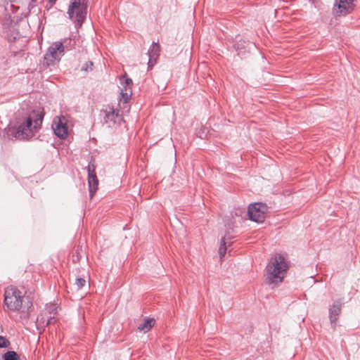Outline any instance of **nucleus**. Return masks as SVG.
<instances>
[{"mask_svg":"<svg viewBox=\"0 0 360 360\" xmlns=\"http://www.w3.org/2000/svg\"><path fill=\"white\" fill-rule=\"evenodd\" d=\"M267 211V206L264 203L255 202L248 207V214L249 219L257 223L264 221Z\"/></svg>","mask_w":360,"mask_h":360,"instance_id":"nucleus-7","label":"nucleus"},{"mask_svg":"<svg viewBox=\"0 0 360 360\" xmlns=\"http://www.w3.org/2000/svg\"><path fill=\"white\" fill-rule=\"evenodd\" d=\"M342 304L339 301H335L329 309V319L331 327L333 330L336 328V321L341 313Z\"/></svg>","mask_w":360,"mask_h":360,"instance_id":"nucleus-11","label":"nucleus"},{"mask_svg":"<svg viewBox=\"0 0 360 360\" xmlns=\"http://www.w3.org/2000/svg\"><path fill=\"white\" fill-rule=\"evenodd\" d=\"M288 268L285 256L281 254L276 255L266 267L268 283L275 287L282 283Z\"/></svg>","mask_w":360,"mask_h":360,"instance_id":"nucleus-2","label":"nucleus"},{"mask_svg":"<svg viewBox=\"0 0 360 360\" xmlns=\"http://www.w3.org/2000/svg\"><path fill=\"white\" fill-rule=\"evenodd\" d=\"M120 81L122 84L124 85L123 88L121 89V94L124 99L127 101L131 95L132 79L127 77V75H124L120 78Z\"/></svg>","mask_w":360,"mask_h":360,"instance_id":"nucleus-12","label":"nucleus"},{"mask_svg":"<svg viewBox=\"0 0 360 360\" xmlns=\"http://www.w3.org/2000/svg\"><path fill=\"white\" fill-rule=\"evenodd\" d=\"M233 46L237 50L242 49H243L245 47L244 46L241 45L240 44H239V42H238V41H236L234 43Z\"/></svg>","mask_w":360,"mask_h":360,"instance_id":"nucleus-20","label":"nucleus"},{"mask_svg":"<svg viewBox=\"0 0 360 360\" xmlns=\"http://www.w3.org/2000/svg\"><path fill=\"white\" fill-rule=\"evenodd\" d=\"M32 2L35 1L36 0H31Z\"/></svg>","mask_w":360,"mask_h":360,"instance_id":"nucleus-24","label":"nucleus"},{"mask_svg":"<svg viewBox=\"0 0 360 360\" xmlns=\"http://www.w3.org/2000/svg\"><path fill=\"white\" fill-rule=\"evenodd\" d=\"M4 360H20L18 354L14 351H8L3 355Z\"/></svg>","mask_w":360,"mask_h":360,"instance_id":"nucleus-16","label":"nucleus"},{"mask_svg":"<svg viewBox=\"0 0 360 360\" xmlns=\"http://www.w3.org/2000/svg\"><path fill=\"white\" fill-rule=\"evenodd\" d=\"M99 117L101 122L108 127L112 128L122 119L120 110L112 105H107L100 110Z\"/></svg>","mask_w":360,"mask_h":360,"instance_id":"nucleus-6","label":"nucleus"},{"mask_svg":"<svg viewBox=\"0 0 360 360\" xmlns=\"http://www.w3.org/2000/svg\"><path fill=\"white\" fill-rule=\"evenodd\" d=\"M55 321L56 320L53 316L49 318L46 322V326H49V325L55 322Z\"/></svg>","mask_w":360,"mask_h":360,"instance_id":"nucleus-21","label":"nucleus"},{"mask_svg":"<svg viewBox=\"0 0 360 360\" xmlns=\"http://www.w3.org/2000/svg\"><path fill=\"white\" fill-rule=\"evenodd\" d=\"M42 121L41 114H31L17 128L9 129L8 135L18 140H29L41 127Z\"/></svg>","mask_w":360,"mask_h":360,"instance_id":"nucleus-1","label":"nucleus"},{"mask_svg":"<svg viewBox=\"0 0 360 360\" xmlns=\"http://www.w3.org/2000/svg\"><path fill=\"white\" fill-rule=\"evenodd\" d=\"M231 238L226 233L224 238H221L220 246L219 248V255L220 257H222L225 255L226 252V239H230Z\"/></svg>","mask_w":360,"mask_h":360,"instance_id":"nucleus-15","label":"nucleus"},{"mask_svg":"<svg viewBox=\"0 0 360 360\" xmlns=\"http://www.w3.org/2000/svg\"><path fill=\"white\" fill-rule=\"evenodd\" d=\"M355 0H336L335 6L337 8H334V12L338 15H345L353 9L354 1Z\"/></svg>","mask_w":360,"mask_h":360,"instance_id":"nucleus-10","label":"nucleus"},{"mask_svg":"<svg viewBox=\"0 0 360 360\" xmlns=\"http://www.w3.org/2000/svg\"><path fill=\"white\" fill-rule=\"evenodd\" d=\"M86 283V281L84 278H78L76 279L75 284L77 285L78 289L82 288Z\"/></svg>","mask_w":360,"mask_h":360,"instance_id":"nucleus-19","label":"nucleus"},{"mask_svg":"<svg viewBox=\"0 0 360 360\" xmlns=\"http://www.w3.org/2000/svg\"><path fill=\"white\" fill-rule=\"evenodd\" d=\"M154 324V319H145L144 321L139 324L138 326V330L139 331H143L144 333H146L149 331Z\"/></svg>","mask_w":360,"mask_h":360,"instance_id":"nucleus-14","label":"nucleus"},{"mask_svg":"<svg viewBox=\"0 0 360 360\" xmlns=\"http://www.w3.org/2000/svg\"><path fill=\"white\" fill-rule=\"evenodd\" d=\"M65 49H69L67 44H64L62 41L53 42L44 56L43 65L49 67L59 62L65 54Z\"/></svg>","mask_w":360,"mask_h":360,"instance_id":"nucleus-5","label":"nucleus"},{"mask_svg":"<svg viewBox=\"0 0 360 360\" xmlns=\"http://www.w3.org/2000/svg\"><path fill=\"white\" fill-rule=\"evenodd\" d=\"M93 66H94L93 62L87 61L81 68V71L85 72H89L90 71H92Z\"/></svg>","mask_w":360,"mask_h":360,"instance_id":"nucleus-17","label":"nucleus"},{"mask_svg":"<svg viewBox=\"0 0 360 360\" xmlns=\"http://www.w3.org/2000/svg\"><path fill=\"white\" fill-rule=\"evenodd\" d=\"M25 299L21 291L15 287L9 286L5 290L4 303L11 311H23L25 309L28 310L32 306V303L28 301L23 305Z\"/></svg>","mask_w":360,"mask_h":360,"instance_id":"nucleus-3","label":"nucleus"},{"mask_svg":"<svg viewBox=\"0 0 360 360\" xmlns=\"http://www.w3.org/2000/svg\"><path fill=\"white\" fill-rule=\"evenodd\" d=\"M70 4L68 9L70 19L75 23V27H81L86 19L87 14V6L84 0H70Z\"/></svg>","mask_w":360,"mask_h":360,"instance_id":"nucleus-4","label":"nucleus"},{"mask_svg":"<svg viewBox=\"0 0 360 360\" xmlns=\"http://www.w3.org/2000/svg\"><path fill=\"white\" fill-rule=\"evenodd\" d=\"M10 345V341L6 337L0 335V348H8Z\"/></svg>","mask_w":360,"mask_h":360,"instance_id":"nucleus-18","label":"nucleus"},{"mask_svg":"<svg viewBox=\"0 0 360 360\" xmlns=\"http://www.w3.org/2000/svg\"><path fill=\"white\" fill-rule=\"evenodd\" d=\"M49 2L54 3V2H56V0H49Z\"/></svg>","mask_w":360,"mask_h":360,"instance_id":"nucleus-22","label":"nucleus"},{"mask_svg":"<svg viewBox=\"0 0 360 360\" xmlns=\"http://www.w3.org/2000/svg\"><path fill=\"white\" fill-rule=\"evenodd\" d=\"M52 128L56 136L60 139H64L68 136V128L65 117H56L53 120Z\"/></svg>","mask_w":360,"mask_h":360,"instance_id":"nucleus-8","label":"nucleus"},{"mask_svg":"<svg viewBox=\"0 0 360 360\" xmlns=\"http://www.w3.org/2000/svg\"><path fill=\"white\" fill-rule=\"evenodd\" d=\"M42 319H43V318H41V319H40L39 316V317H37V320H38V321H41Z\"/></svg>","mask_w":360,"mask_h":360,"instance_id":"nucleus-23","label":"nucleus"},{"mask_svg":"<svg viewBox=\"0 0 360 360\" xmlns=\"http://www.w3.org/2000/svg\"><path fill=\"white\" fill-rule=\"evenodd\" d=\"M160 46L158 42H153L151 46L150 47L148 54L149 57L148 60V68L153 67L157 62V60L160 55Z\"/></svg>","mask_w":360,"mask_h":360,"instance_id":"nucleus-13","label":"nucleus"},{"mask_svg":"<svg viewBox=\"0 0 360 360\" xmlns=\"http://www.w3.org/2000/svg\"><path fill=\"white\" fill-rule=\"evenodd\" d=\"M96 166L91 163L89 162L88 167H87V172H88V184H89V195L91 198L93 197V195L95 194L98 185V180L97 179L96 174Z\"/></svg>","mask_w":360,"mask_h":360,"instance_id":"nucleus-9","label":"nucleus"}]
</instances>
